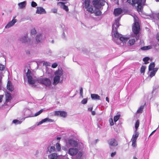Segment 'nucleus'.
Returning <instances> with one entry per match:
<instances>
[{
	"label": "nucleus",
	"mask_w": 159,
	"mask_h": 159,
	"mask_svg": "<svg viewBox=\"0 0 159 159\" xmlns=\"http://www.w3.org/2000/svg\"><path fill=\"white\" fill-rule=\"evenodd\" d=\"M120 18V17H119L117 19H116L114 23L112 25V32L113 33L115 37H119V34L117 31V28L120 25L119 23Z\"/></svg>",
	"instance_id": "obj_1"
},
{
	"label": "nucleus",
	"mask_w": 159,
	"mask_h": 159,
	"mask_svg": "<svg viewBox=\"0 0 159 159\" xmlns=\"http://www.w3.org/2000/svg\"><path fill=\"white\" fill-rule=\"evenodd\" d=\"M143 0H127L128 2L131 4L132 5H134L137 4L138 11H140L143 7Z\"/></svg>",
	"instance_id": "obj_2"
},
{
	"label": "nucleus",
	"mask_w": 159,
	"mask_h": 159,
	"mask_svg": "<svg viewBox=\"0 0 159 159\" xmlns=\"http://www.w3.org/2000/svg\"><path fill=\"white\" fill-rule=\"evenodd\" d=\"M157 96H159V92L157 88L153 87V91L152 92V94L149 93L144 97V99H148L149 98L150 100H151L153 98Z\"/></svg>",
	"instance_id": "obj_3"
},
{
	"label": "nucleus",
	"mask_w": 159,
	"mask_h": 159,
	"mask_svg": "<svg viewBox=\"0 0 159 159\" xmlns=\"http://www.w3.org/2000/svg\"><path fill=\"white\" fill-rule=\"evenodd\" d=\"M38 81L39 83L43 85L46 87H49L51 84V80L48 78H39L38 79Z\"/></svg>",
	"instance_id": "obj_4"
},
{
	"label": "nucleus",
	"mask_w": 159,
	"mask_h": 159,
	"mask_svg": "<svg viewBox=\"0 0 159 159\" xmlns=\"http://www.w3.org/2000/svg\"><path fill=\"white\" fill-rule=\"evenodd\" d=\"M32 74L31 71L29 69L28 70L26 73V76L28 79L29 83L31 84H33L35 83V80L33 79L31 75Z\"/></svg>",
	"instance_id": "obj_5"
},
{
	"label": "nucleus",
	"mask_w": 159,
	"mask_h": 159,
	"mask_svg": "<svg viewBox=\"0 0 159 159\" xmlns=\"http://www.w3.org/2000/svg\"><path fill=\"white\" fill-rule=\"evenodd\" d=\"M139 29L140 28L139 23L137 22L135 23L132 27V31L134 34H138L139 31Z\"/></svg>",
	"instance_id": "obj_6"
},
{
	"label": "nucleus",
	"mask_w": 159,
	"mask_h": 159,
	"mask_svg": "<svg viewBox=\"0 0 159 159\" xmlns=\"http://www.w3.org/2000/svg\"><path fill=\"white\" fill-rule=\"evenodd\" d=\"M19 40L22 42V43H27L29 44L31 41L30 39L28 38L27 35L22 36L20 38Z\"/></svg>",
	"instance_id": "obj_7"
},
{
	"label": "nucleus",
	"mask_w": 159,
	"mask_h": 159,
	"mask_svg": "<svg viewBox=\"0 0 159 159\" xmlns=\"http://www.w3.org/2000/svg\"><path fill=\"white\" fill-rule=\"evenodd\" d=\"M108 143L110 146L113 147H116L118 145L117 141L114 138L109 139L108 141Z\"/></svg>",
	"instance_id": "obj_8"
},
{
	"label": "nucleus",
	"mask_w": 159,
	"mask_h": 159,
	"mask_svg": "<svg viewBox=\"0 0 159 159\" xmlns=\"http://www.w3.org/2000/svg\"><path fill=\"white\" fill-rule=\"evenodd\" d=\"M78 152V150L76 148H70L69 150V153L71 156L76 155Z\"/></svg>",
	"instance_id": "obj_9"
},
{
	"label": "nucleus",
	"mask_w": 159,
	"mask_h": 159,
	"mask_svg": "<svg viewBox=\"0 0 159 159\" xmlns=\"http://www.w3.org/2000/svg\"><path fill=\"white\" fill-rule=\"evenodd\" d=\"M55 115L60 116L61 117H65L67 116V113L64 111H59L55 112Z\"/></svg>",
	"instance_id": "obj_10"
},
{
	"label": "nucleus",
	"mask_w": 159,
	"mask_h": 159,
	"mask_svg": "<svg viewBox=\"0 0 159 159\" xmlns=\"http://www.w3.org/2000/svg\"><path fill=\"white\" fill-rule=\"evenodd\" d=\"M93 4L94 7L97 9H99L101 7V4L99 0H94L93 2Z\"/></svg>",
	"instance_id": "obj_11"
},
{
	"label": "nucleus",
	"mask_w": 159,
	"mask_h": 159,
	"mask_svg": "<svg viewBox=\"0 0 159 159\" xmlns=\"http://www.w3.org/2000/svg\"><path fill=\"white\" fill-rule=\"evenodd\" d=\"M123 11V10L120 8H118L114 9L113 13L116 16H118Z\"/></svg>",
	"instance_id": "obj_12"
},
{
	"label": "nucleus",
	"mask_w": 159,
	"mask_h": 159,
	"mask_svg": "<svg viewBox=\"0 0 159 159\" xmlns=\"http://www.w3.org/2000/svg\"><path fill=\"white\" fill-rule=\"evenodd\" d=\"M37 8V9L36 11V13L41 14H46V13L45 10L43 7H38Z\"/></svg>",
	"instance_id": "obj_13"
},
{
	"label": "nucleus",
	"mask_w": 159,
	"mask_h": 159,
	"mask_svg": "<svg viewBox=\"0 0 159 159\" xmlns=\"http://www.w3.org/2000/svg\"><path fill=\"white\" fill-rule=\"evenodd\" d=\"M68 143L71 147H77L78 143L77 141L73 139H70L68 141Z\"/></svg>",
	"instance_id": "obj_14"
},
{
	"label": "nucleus",
	"mask_w": 159,
	"mask_h": 159,
	"mask_svg": "<svg viewBox=\"0 0 159 159\" xmlns=\"http://www.w3.org/2000/svg\"><path fill=\"white\" fill-rule=\"evenodd\" d=\"M116 38H119V39L120 41L123 43H126L129 39L128 37H124L123 35L119 34V37H115Z\"/></svg>",
	"instance_id": "obj_15"
},
{
	"label": "nucleus",
	"mask_w": 159,
	"mask_h": 159,
	"mask_svg": "<svg viewBox=\"0 0 159 159\" xmlns=\"http://www.w3.org/2000/svg\"><path fill=\"white\" fill-rule=\"evenodd\" d=\"M14 18L11 21L9 22L7 24L5 27L6 28H9L15 24L17 20L16 19H15Z\"/></svg>",
	"instance_id": "obj_16"
},
{
	"label": "nucleus",
	"mask_w": 159,
	"mask_h": 159,
	"mask_svg": "<svg viewBox=\"0 0 159 159\" xmlns=\"http://www.w3.org/2000/svg\"><path fill=\"white\" fill-rule=\"evenodd\" d=\"M7 89L10 92H12L14 88L11 82L10 81H8L7 84Z\"/></svg>",
	"instance_id": "obj_17"
},
{
	"label": "nucleus",
	"mask_w": 159,
	"mask_h": 159,
	"mask_svg": "<svg viewBox=\"0 0 159 159\" xmlns=\"http://www.w3.org/2000/svg\"><path fill=\"white\" fill-rule=\"evenodd\" d=\"M47 121L49 122H53L54 121V120L52 119H49L48 118H46L45 119L42 120L41 121L39 122L38 123L37 125H40L42 124L43 123L47 122Z\"/></svg>",
	"instance_id": "obj_18"
},
{
	"label": "nucleus",
	"mask_w": 159,
	"mask_h": 159,
	"mask_svg": "<svg viewBox=\"0 0 159 159\" xmlns=\"http://www.w3.org/2000/svg\"><path fill=\"white\" fill-rule=\"evenodd\" d=\"M60 79V78H59V76H55L53 78V84L54 85H57L58 83H59Z\"/></svg>",
	"instance_id": "obj_19"
},
{
	"label": "nucleus",
	"mask_w": 159,
	"mask_h": 159,
	"mask_svg": "<svg viewBox=\"0 0 159 159\" xmlns=\"http://www.w3.org/2000/svg\"><path fill=\"white\" fill-rule=\"evenodd\" d=\"M91 97L92 99L93 100H98L100 99V96L96 94H91Z\"/></svg>",
	"instance_id": "obj_20"
},
{
	"label": "nucleus",
	"mask_w": 159,
	"mask_h": 159,
	"mask_svg": "<svg viewBox=\"0 0 159 159\" xmlns=\"http://www.w3.org/2000/svg\"><path fill=\"white\" fill-rule=\"evenodd\" d=\"M6 98V102H9L11 99V96L10 93L8 92H6L5 94Z\"/></svg>",
	"instance_id": "obj_21"
},
{
	"label": "nucleus",
	"mask_w": 159,
	"mask_h": 159,
	"mask_svg": "<svg viewBox=\"0 0 159 159\" xmlns=\"http://www.w3.org/2000/svg\"><path fill=\"white\" fill-rule=\"evenodd\" d=\"M139 132L135 130L134 132V134L133 135L131 140L136 141V140L139 136Z\"/></svg>",
	"instance_id": "obj_22"
},
{
	"label": "nucleus",
	"mask_w": 159,
	"mask_h": 159,
	"mask_svg": "<svg viewBox=\"0 0 159 159\" xmlns=\"http://www.w3.org/2000/svg\"><path fill=\"white\" fill-rule=\"evenodd\" d=\"M54 74L55 76H59V78H60L63 74V70L61 69V70L59 69L55 72Z\"/></svg>",
	"instance_id": "obj_23"
},
{
	"label": "nucleus",
	"mask_w": 159,
	"mask_h": 159,
	"mask_svg": "<svg viewBox=\"0 0 159 159\" xmlns=\"http://www.w3.org/2000/svg\"><path fill=\"white\" fill-rule=\"evenodd\" d=\"M48 157V158L51 159H56L57 157V154L55 153L51 154Z\"/></svg>",
	"instance_id": "obj_24"
},
{
	"label": "nucleus",
	"mask_w": 159,
	"mask_h": 159,
	"mask_svg": "<svg viewBox=\"0 0 159 159\" xmlns=\"http://www.w3.org/2000/svg\"><path fill=\"white\" fill-rule=\"evenodd\" d=\"M47 150L48 152L51 153L52 152H54L55 151V148L54 146H49L47 148Z\"/></svg>",
	"instance_id": "obj_25"
},
{
	"label": "nucleus",
	"mask_w": 159,
	"mask_h": 159,
	"mask_svg": "<svg viewBox=\"0 0 159 159\" xmlns=\"http://www.w3.org/2000/svg\"><path fill=\"white\" fill-rule=\"evenodd\" d=\"M43 110H40L38 112H37L35 113L34 115H33V114H31L30 115L28 116L27 117H33L35 116H36L39 115H40L41 113L43 111Z\"/></svg>",
	"instance_id": "obj_26"
},
{
	"label": "nucleus",
	"mask_w": 159,
	"mask_h": 159,
	"mask_svg": "<svg viewBox=\"0 0 159 159\" xmlns=\"http://www.w3.org/2000/svg\"><path fill=\"white\" fill-rule=\"evenodd\" d=\"M26 4V2L25 1L19 3L18 4V5L20 8H23L25 7Z\"/></svg>",
	"instance_id": "obj_27"
},
{
	"label": "nucleus",
	"mask_w": 159,
	"mask_h": 159,
	"mask_svg": "<svg viewBox=\"0 0 159 159\" xmlns=\"http://www.w3.org/2000/svg\"><path fill=\"white\" fill-rule=\"evenodd\" d=\"M155 64L154 62H152L148 66L149 71L152 70L155 67Z\"/></svg>",
	"instance_id": "obj_28"
},
{
	"label": "nucleus",
	"mask_w": 159,
	"mask_h": 159,
	"mask_svg": "<svg viewBox=\"0 0 159 159\" xmlns=\"http://www.w3.org/2000/svg\"><path fill=\"white\" fill-rule=\"evenodd\" d=\"M152 48L151 45H148L147 46H143L140 49L142 50H147Z\"/></svg>",
	"instance_id": "obj_29"
},
{
	"label": "nucleus",
	"mask_w": 159,
	"mask_h": 159,
	"mask_svg": "<svg viewBox=\"0 0 159 159\" xmlns=\"http://www.w3.org/2000/svg\"><path fill=\"white\" fill-rule=\"evenodd\" d=\"M148 98L147 99H144V102H143V104L141 105L140 107H139L138 109H143L145 108V107H146V100H147L148 101Z\"/></svg>",
	"instance_id": "obj_30"
},
{
	"label": "nucleus",
	"mask_w": 159,
	"mask_h": 159,
	"mask_svg": "<svg viewBox=\"0 0 159 159\" xmlns=\"http://www.w3.org/2000/svg\"><path fill=\"white\" fill-rule=\"evenodd\" d=\"M90 5V0H85L84 2V6L85 8H87L89 7Z\"/></svg>",
	"instance_id": "obj_31"
},
{
	"label": "nucleus",
	"mask_w": 159,
	"mask_h": 159,
	"mask_svg": "<svg viewBox=\"0 0 159 159\" xmlns=\"http://www.w3.org/2000/svg\"><path fill=\"white\" fill-rule=\"evenodd\" d=\"M86 8L87 9V10L90 12L92 14L94 13V11L93 10V8L91 5Z\"/></svg>",
	"instance_id": "obj_32"
},
{
	"label": "nucleus",
	"mask_w": 159,
	"mask_h": 159,
	"mask_svg": "<svg viewBox=\"0 0 159 159\" xmlns=\"http://www.w3.org/2000/svg\"><path fill=\"white\" fill-rule=\"evenodd\" d=\"M150 59V58L148 57H144L143 59V61L144 62L145 64H147L149 63L148 61Z\"/></svg>",
	"instance_id": "obj_33"
},
{
	"label": "nucleus",
	"mask_w": 159,
	"mask_h": 159,
	"mask_svg": "<svg viewBox=\"0 0 159 159\" xmlns=\"http://www.w3.org/2000/svg\"><path fill=\"white\" fill-rule=\"evenodd\" d=\"M56 149L57 151H60L61 150V146L60 144L58 143H57L56 144Z\"/></svg>",
	"instance_id": "obj_34"
},
{
	"label": "nucleus",
	"mask_w": 159,
	"mask_h": 159,
	"mask_svg": "<svg viewBox=\"0 0 159 159\" xmlns=\"http://www.w3.org/2000/svg\"><path fill=\"white\" fill-rule=\"evenodd\" d=\"M146 68V66H141L140 69V72L141 74H144Z\"/></svg>",
	"instance_id": "obj_35"
},
{
	"label": "nucleus",
	"mask_w": 159,
	"mask_h": 159,
	"mask_svg": "<svg viewBox=\"0 0 159 159\" xmlns=\"http://www.w3.org/2000/svg\"><path fill=\"white\" fill-rule=\"evenodd\" d=\"M59 3L62 4V8L64 10H65L66 11H68L69 9L68 7L63 2H60Z\"/></svg>",
	"instance_id": "obj_36"
},
{
	"label": "nucleus",
	"mask_w": 159,
	"mask_h": 159,
	"mask_svg": "<svg viewBox=\"0 0 159 159\" xmlns=\"http://www.w3.org/2000/svg\"><path fill=\"white\" fill-rule=\"evenodd\" d=\"M41 36V34H37L36 38V40L37 43L40 42V38Z\"/></svg>",
	"instance_id": "obj_37"
},
{
	"label": "nucleus",
	"mask_w": 159,
	"mask_h": 159,
	"mask_svg": "<svg viewBox=\"0 0 159 159\" xmlns=\"http://www.w3.org/2000/svg\"><path fill=\"white\" fill-rule=\"evenodd\" d=\"M120 116V114H118L114 117V120L115 122H116L119 120Z\"/></svg>",
	"instance_id": "obj_38"
},
{
	"label": "nucleus",
	"mask_w": 159,
	"mask_h": 159,
	"mask_svg": "<svg viewBox=\"0 0 159 159\" xmlns=\"http://www.w3.org/2000/svg\"><path fill=\"white\" fill-rule=\"evenodd\" d=\"M139 120H137L135 123V128L136 129L135 130H136V131H137V129L139 126Z\"/></svg>",
	"instance_id": "obj_39"
},
{
	"label": "nucleus",
	"mask_w": 159,
	"mask_h": 159,
	"mask_svg": "<svg viewBox=\"0 0 159 159\" xmlns=\"http://www.w3.org/2000/svg\"><path fill=\"white\" fill-rule=\"evenodd\" d=\"M94 13L95 15V16H100L102 12L100 10H98L94 12Z\"/></svg>",
	"instance_id": "obj_40"
},
{
	"label": "nucleus",
	"mask_w": 159,
	"mask_h": 159,
	"mask_svg": "<svg viewBox=\"0 0 159 159\" xmlns=\"http://www.w3.org/2000/svg\"><path fill=\"white\" fill-rule=\"evenodd\" d=\"M22 122L21 121H19L17 120H14L12 121V123L16 125L20 124Z\"/></svg>",
	"instance_id": "obj_41"
},
{
	"label": "nucleus",
	"mask_w": 159,
	"mask_h": 159,
	"mask_svg": "<svg viewBox=\"0 0 159 159\" xmlns=\"http://www.w3.org/2000/svg\"><path fill=\"white\" fill-rule=\"evenodd\" d=\"M135 42V39H132L131 40H129V43L130 45H133Z\"/></svg>",
	"instance_id": "obj_42"
},
{
	"label": "nucleus",
	"mask_w": 159,
	"mask_h": 159,
	"mask_svg": "<svg viewBox=\"0 0 159 159\" xmlns=\"http://www.w3.org/2000/svg\"><path fill=\"white\" fill-rule=\"evenodd\" d=\"M37 33L36 30L34 28L31 30V33L32 35H35Z\"/></svg>",
	"instance_id": "obj_43"
},
{
	"label": "nucleus",
	"mask_w": 159,
	"mask_h": 159,
	"mask_svg": "<svg viewBox=\"0 0 159 159\" xmlns=\"http://www.w3.org/2000/svg\"><path fill=\"white\" fill-rule=\"evenodd\" d=\"M151 71H152L150 72V73L149 75V77L150 78H152V77L154 76L156 74V73L152 70Z\"/></svg>",
	"instance_id": "obj_44"
},
{
	"label": "nucleus",
	"mask_w": 159,
	"mask_h": 159,
	"mask_svg": "<svg viewBox=\"0 0 159 159\" xmlns=\"http://www.w3.org/2000/svg\"><path fill=\"white\" fill-rule=\"evenodd\" d=\"M145 109H150V104H149L147 102H146V107H145Z\"/></svg>",
	"instance_id": "obj_45"
},
{
	"label": "nucleus",
	"mask_w": 159,
	"mask_h": 159,
	"mask_svg": "<svg viewBox=\"0 0 159 159\" xmlns=\"http://www.w3.org/2000/svg\"><path fill=\"white\" fill-rule=\"evenodd\" d=\"M43 65H45L46 66H50V63L49 62H46V61H44L43 63Z\"/></svg>",
	"instance_id": "obj_46"
},
{
	"label": "nucleus",
	"mask_w": 159,
	"mask_h": 159,
	"mask_svg": "<svg viewBox=\"0 0 159 159\" xmlns=\"http://www.w3.org/2000/svg\"><path fill=\"white\" fill-rule=\"evenodd\" d=\"M87 98H84L81 101V103L83 104H85L87 103Z\"/></svg>",
	"instance_id": "obj_47"
},
{
	"label": "nucleus",
	"mask_w": 159,
	"mask_h": 159,
	"mask_svg": "<svg viewBox=\"0 0 159 159\" xmlns=\"http://www.w3.org/2000/svg\"><path fill=\"white\" fill-rule=\"evenodd\" d=\"M31 5L33 7H35L37 6V4L35 2L32 1L31 2Z\"/></svg>",
	"instance_id": "obj_48"
},
{
	"label": "nucleus",
	"mask_w": 159,
	"mask_h": 159,
	"mask_svg": "<svg viewBox=\"0 0 159 159\" xmlns=\"http://www.w3.org/2000/svg\"><path fill=\"white\" fill-rule=\"evenodd\" d=\"M132 142V146L134 147H135L136 146V141L134 140H131Z\"/></svg>",
	"instance_id": "obj_49"
},
{
	"label": "nucleus",
	"mask_w": 159,
	"mask_h": 159,
	"mask_svg": "<svg viewBox=\"0 0 159 159\" xmlns=\"http://www.w3.org/2000/svg\"><path fill=\"white\" fill-rule=\"evenodd\" d=\"M57 66V64L56 63H54L52 64V68H56Z\"/></svg>",
	"instance_id": "obj_50"
},
{
	"label": "nucleus",
	"mask_w": 159,
	"mask_h": 159,
	"mask_svg": "<svg viewBox=\"0 0 159 159\" xmlns=\"http://www.w3.org/2000/svg\"><path fill=\"white\" fill-rule=\"evenodd\" d=\"M4 68L5 67L4 66L1 64H0V70L2 71L4 69Z\"/></svg>",
	"instance_id": "obj_51"
},
{
	"label": "nucleus",
	"mask_w": 159,
	"mask_h": 159,
	"mask_svg": "<svg viewBox=\"0 0 159 159\" xmlns=\"http://www.w3.org/2000/svg\"><path fill=\"white\" fill-rule=\"evenodd\" d=\"M80 94L81 96H82L83 94V89L82 87H81L80 89Z\"/></svg>",
	"instance_id": "obj_52"
},
{
	"label": "nucleus",
	"mask_w": 159,
	"mask_h": 159,
	"mask_svg": "<svg viewBox=\"0 0 159 159\" xmlns=\"http://www.w3.org/2000/svg\"><path fill=\"white\" fill-rule=\"evenodd\" d=\"M52 11L54 13H57V9L56 8H54L52 9Z\"/></svg>",
	"instance_id": "obj_53"
},
{
	"label": "nucleus",
	"mask_w": 159,
	"mask_h": 159,
	"mask_svg": "<svg viewBox=\"0 0 159 159\" xmlns=\"http://www.w3.org/2000/svg\"><path fill=\"white\" fill-rule=\"evenodd\" d=\"M62 38L63 39H66V36L65 35V33L64 32H63L62 34Z\"/></svg>",
	"instance_id": "obj_54"
},
{
	"label": "nucleus",
	"mask_w": 159,
	"mask_h": 159,
	"mask_svg": "<svg viewBox=\"0 0 159 159\" xmlns=\"http://www.w3.org/2000/svg\"><path fill=\"white\" fill-rule=\"evenodd\" d=\"M3 96V95H0V102H2V99Z\"/></svg>",
	"instance_id": "obj_55"
},
{
	"label": "nucleus",
	"mask_w": 159,
	"mask_h": 159,
	"mask_svg": "<svg viewBox=\"0 0 159 159\" xmlns=\"http://www.w3.org/2000/svg\"><path fill=\"white\" fill-rule=\"evenodd\" d=\"M158 70V68H154L152 70L155 73H156V72Z\"/></svg>",
	"instance_id": "obj_56"
},
{
	"label": "nucleus",
	"mask_w": 159,
	"mask_h": 159,
	"mask_svg": "<svg viewBox=\"0 0 159 159\" xmlns=\"http://www.w3.org/2000/svg\"><path fill=\"white\" fill-rule=\"evenodd\" d=\"M143 110H137V113H141L142 112Z\"/></svg>",
	"instance_id": "obj_57"
},
{
	"label": "nucleus",
	"mask_w": 159,
	"mask_h": 159,
	"mask_svg": "<svg viewBox=\"0 0 159 159\" xmlns=\"http://www.w3.org/2000/svg\"><path fill=\"white\" fill-rule=\"evenodd\" d=\"M110 125L111 126H112L114 125V123L112 119H111V120L110 121Z\"/></svg>",
	"instance_id": "obj_58"
},
{
	"label": "nucleus",
	"mask_w": 159,
	"mask_h": 159,
	"mask_svg": "<svg viewBox=\"0 0 159 159\" xmlns=\"http://www.w3.org/2000/svg\"><path fill=\"white\" fill-rule=\"evenodd\" d=\"M116 154V152H112L111 154V156L112 157H113Z\"/></svg>",
	"instance_id": "obj_59"
},
{
	"label": "nucleus",
	"mask_w": 159,
	"mask_h": 159,
	"mask_svg": "<svg viewBox=\"0 0 159 159\" xmlns=\"http://www.w3.org/2000/svg\"><path fill=\"white\" fill-rule=\"evenodd\" d=\"M87 49L85 48H83L82 49V51L84 53H86V51Z\"/></svg>",
	"instance_id": "obj_60"
},
{
	"label": "nucleus",
	"mask_w": 159,
	"mask_h": 159,
	"mask_svg": "<svg viewBox=\"0 0 159 159\" xmlns=\"http://www.w3.org/2000/svg\"><path fill=\"white\" fill-rule=\"evenodd\" d=\"M106 100L108 102H109V98L108 97H106Z\"/></svg>",
	"instance_id": "obj_61"
},
{
	"label": "nucleus",
	"mask_w": 159,
	"mask_h": 159,
	"mask_svg": "<svg viewBox=\"0 0 159 159\" xmlns=\"http://www.w3.org/2000/svg\"><path fill=\"white\" fill-rule=\"evenodd\" d=\"M92 113L93 115H94L95 114V112L94 111H92Z\"/></svg>",
	"instance_id": "obj_62"
},
{
	"label": "nucleus",
	"mask_w": 159,
	"mask_h": 159,
	"mask_svg": "<svg viewBox=\"0 0 159 159\" xmlns=\"http://www.w3.org/2000/svg\"><path fill=\"white\" fill-rule=\"evenodd\" d=\"M157 39L159 41V35L157 34Z\"/></svg>",
	"instance_id": "obj_63"
},
{
	"label": "nucleus",
	"mask_w": 159,
	"mask_h": 159,
	"mask_svg": "<svg viewBox=\"0 0 159 159\" xmlns=\"http://www.w3.org/2000/svg\"><path fill=\"white\" fill-rule=\"evenodd\" d=\"M157 19H158V20H159V13H158L157 15Z\"/></svg>",
	"instance_id": "obj_64"
}]
</instances>
